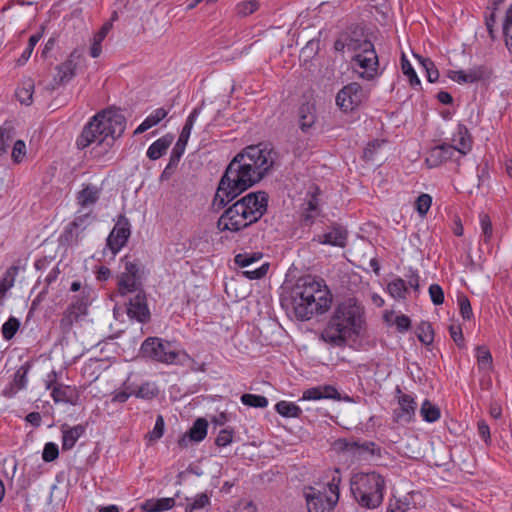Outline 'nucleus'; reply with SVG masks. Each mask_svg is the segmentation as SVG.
Returning <instances> with one entry per match:
<instances>
[{
	"mask_svg": "<svg viewBox=\"0 0 512 512\" xmlns=\"http://www.w3.org/2000/svg\"><path fill=\"white\" fill-rule=\"evenodd\" d=\"M272 149L266 145H251L229 163L220 180L215 201L225 205L260 181L274 164Z\"/></svg>",
	"mask_w": 512,
	"mask_h": 512,
	"instance_id": "obj_1",
	"label": "nucleus"
},
{
	"mask_svg": "<svg viewBox=\"0 0 512 512\" xmlns=\"http://www.w3.org/2000/svg\"><path fill=\"white\" fill-rule=\"evenodd\" d=\"M126 127L125 117L116 111L106 110L96 114L83 128L76 140L79 149L93 145L94 157L104 156Z\"/></svg>",
	"mask_w": 512,
	"mask_h": 512,
	"instance_id": "obj_2",
	"label": "nucleus"
},
{
	"mask_svg": "<svg viewBox=\"0 0 512 512\" xmlns=\"http://www.w3.org/2000/svg\"><path fill=\"white\" fill-rule=\"evenodd\" d=\"M294 312L301 320H309L315 314L326 312L332 303V295L322 279L311 276L300 278L291 291Z\"/></svg>",
	"mask_w": 512,
	"mask_h": 512,
	"instance_id": "obj_3",
	"label": "nucleus"
},
{
	"mask_svg": "<svg viewBox=\"0 0 512 512\" xmlns=\"http://www.w3.org/2000/svg\"><path fill=\"white\" fill-rule=\"evenodd\" d=\"M362 326L363 309L355 299L350 298L336 307L321 337L334 346H343L360 335Z\"/></svg>",
	"mask_w": 512,
	"mask_h": 512,
	"instance_id": "obj_4",
	"label": "nucleus"
},
{
	"mask_svg": "<svg viewBox=\"0 0 512 512\" xmlns=\"http://www.w3.org/2000/svg\"><path fill=\"white\" fill-rule=\"evenodd\" d=\"M268 196L265 192H251L228 207L218 218L220 232L236 233L257 222L266 212Z\"/></svg>",
	"mask_w": 512,
	"mask_h": 512,
	"instance_id": "obj_5",
	"label": "nucleus"
},
{
	"mask_svg": "<svg viewBox=\"0 0 512 512\" xmlns=\"http://www.w3.org/2000/svg\"><path fill=\"white\" fill-rule=\"evenodd\" d=\"M386 489L385 478L377 472H360L351 479V491L357 503L367 509L379 507Z\"/></svg>",
	"mask_w": 512,
	"mask_h": 512,
	"instance_id": "obj_6",
	"label": "nucleus"
},
{
	"mask_svg": "<svg viewBox=\"0 0 512 512\" xmlns=\"http://www.w3.org/2000/svg\"><path fill=\"white\" fill-rule=\"evenodd\" d=\"M353 52L351 66L354 73L365 81H373L383 74L374 44L368 40H357L351 44Z\"/></svg>",
	"mask_w": 512,
	"mask_h": 512,
	"instance_id": "obj_7",
	"label": "nucleus"
},
{
	"mask_svg": "<svg viewBox=\"0 0 512 512\" xmlns=\"http://www.w3.org/2000/svg\"><path fill=\"white\" fill-rule=\"evenodd\" d=\"M143 356L165 364H183L188 354L173 343L158 337H149L141 345Z\"/></svg>",
	"mask_w": 512,
	"mask_h": 512,
	"instance_id": "obj_8",
	"label": "nucleus"
},
{
	"mask_svg": "<svg viewBox=\"0 0 512 512\" xmlns=\"http://www.w3.org/2000/svg\"><path fill=\"white\" fill-rule=\"evenodd\" d=\"M333 478L331 483L321 488L305 487L303 494L306 500L308 512H331L333 507L338 501L339 491L338 485L334 483Z\"/></svg>",
	"mask_w": 512,
	"mask_h": 512,
	"instance_id": "obj_9",
	"label": "nucleus"
},
{
	"mask_svg": "<svg viewBox=\"0 0 512 512\" xmlns=\"http://www.w3.org/2000/svg\"><path fill=\"white\" fill-rule=\"evenodd\" d=\"M262 258V252L245 251L234 256V263L239 268L243 269L242 275L245 278L249 280H259L267 275L270 268V263L267 261H264L258 267L253 268V265L260 262Z\"/></svg>",
	"mask_w": 512,
	"mask_h": 512,
	"instance_id": "obj_10",
	"label": "nucleus"
},
{
	"mask_svg": "<svg viewBox=\"0 0 512 512\" xmlns=\"http://www.w3.org/2000/svg\"><path fill=\"white\" fill-rule=\"evenodd\" d=\"M94 220L95 216L92 215V210H78L74 220L65 227L60 235V242L69 246L78 244L83 239L84 232Z\"/></svg>",
	"mask_w": 512,
	"mask_h": 512,
	"instance_id": "obj_11",
	"label": "nucleus"
},
{
	"mask_svg": "<svg viewBox=\"0 0 512 512\" xmlns=\"http://www.w3.org/2000/svg\"><path fill=\"white\" fill-rule=\"evenodd\" d=\"M366 99L362 86L357 82L345 85L336 95V104L344 112L357 109Z\"/></svg>",
	"mask_w": 512,
	"mask_h": 512,
	"instance_id": "obj_12",
	"label": "nucleus"
},
{
	"mask_svg": "<svg viewBox=\"0 0 512 512\" xmlns=\"http://www.w3.org/2000/svg\"><path fill=\"white\" fill-rule=\"evenodd\" d=\"M397 407L393 410L394 422L406 425L414 421L417 403L412 394L403 393L400 388L396 389Z\"/></svg>",
	"mask_w": 512,
	"mask_h": 512,
	"instance_id": "obj_13",
	"label": "nucleus"
},
{
	"mask_svg": "<svg viewBox=\"0 0 512 512\" xmlns=\"http://www.w3.org/2000/svg\"><path fill=\"white\" fill-rule=\"evenodd\" d=\"M130 234L131 230L128 220L120 218L109 233L106 241V248L111 252L112 257H115L126 245Z\"/></svg>",
	"mask_w": 512,
	"mask_h": 512,
	"instance_id": "obj_14",
	"label": "nucleus"
},
{
	"mask_svg": "<svg viewBox=\"0 0 512 512\" xmlns=\"http://www.w3.org/2000/svg\"><path fill=\"white\" fill-rule=\"evenodd\" d=\"M127 315L130 319L138 322H147L150 318V311L143 291H138L127 303Z\"/></svg>",
	"mask_w": 512,
	"mask_h": 512,
	"instance_id": "obj_15",
	"label": "nucleus"
},
{
	"mask_svg": "<svg viewBox=\"0 0 512 512\" xmlns=\"http://www.w3.org/2000/svg\"><path fill=\"white\" fill-rule=\"evenodd\" d=\"M81 58L82 55L78 50L72 51L66 61L56 67L55 83L60 85L69 82L75 76Z\"/></svg>",
	"mask_w": 512,
	"mask_h": 512,
	"instance_id": "obj_16",
	"label": "nucleus"
},
{
	"mask_svg": "<svg viewBox=\"0 0 512 512\" xmlns=\"http://www.w3.org/2000/svg\"><path fill=\"white\" fill-rule=\"evenodd\" d=\"M488 74L485 66H474L468 70H449L447 76L458 84L475 83L484 79Z\"/></svg>",
	"mask_w": 512,
	"mask_h": 512,
	"instance_id": "obj_17",
	"label": "nucleus"
},
{
	"mask_svg": "<svg viewBox=\"0 0 512 512\" xmlns=\"http://www.w3.org/2000/svg\"><path fill=\"white\" fill-rule=\"evenodd\" d=\"M51 390V397L55 403L76 405L79 395L74 387L56 383L47 386Z\"/></svg>",
	"mask_w": 512,
	"mask_h": 512,
	"instance_id": "obj_18",
	"label": "nucleus"
},
{
	"mask_svg": "<svg viewBox=\"0 0 512 512\" xmlns=\"http://www.w3.org/2000/svg\"><path fill=\"white\" fill-rule=\"evenodd\" d=\"M452 145L461 155H467L472 150L473 139L468 128L458 123L455 131L452 133Z\"/></svg>",
	"mask_w": 512,
	"mask_h": 512,
	"instance_id": "obj_19",
	"label": "nucleus"
},
{
	"mask_svg": "<svg viewBox=\"0 0 512 512\" xmlns=\"http://www.w3.org/2000/svg\"><path fill=\"white\" fill-rule=\"evenodd\" d=\"M339 393L337 389L332 385H320L306 389L301 401H318L322 399H339Z\"/></svg>",
	"mask_w": 512,
	"mask_h": 512,
	"instance_id": "obj_20",
	"label": "nucleus"
},
{
	"mask_svg": "<svg viewBox=\"0 0 512 512\" xmlns=\"http://www.w3.org/2000/svg\"><path fill=\"white\" fill-rule=\"evenodd\" d=\"M313 240L323 245L344 247L346 245L347 232L340 226L332 227L329 231L315 236Z\"/></svg>",
	"mask_w": 512,
	"mask_h": 512,
	"instance_id": "obj_21",
	"label": "nucleus"
},
{
	"mask_svg": "<svg viewBox=\"0 0 512 512\" xmlns=\"http://www.w3.org/2000/svg\"><path fill=\"white\" fill-rule=\"evenodd\" d=\"M208 422L204 418H198L189 429L188 433L179 439L178 444L181 447H187L190 441L200 442L207 435Z\"/></svg>",
	"mask_w": 512,
	"mask_h": 512,
	"instance_id": "obj_22",
	"label": "nucleus"
},
{
	"mask_svg": "<svg viewBox=\"0 0 512 512\" xmlns=\"http://www.w3.org/2000/svg\"><path fill=\"white\" fill-rule=\"evenodd\" d=\"M84 433L85 427L83 425L64 426L62 428V449L65 451L71 450Z\"/></svg>",
	"mask_w": 512,
	"mask_h": 512,
	"instance_id": "obj_23",
	"label": "nucleus"
},
{
	"mask_svg": "<svg viewBox=\"0 0 512 512\" xmlns=\"http://www.w3.org/2000/svg\"><path fill=\"white\" fill-rule=\"evenodd\" d=\"M174 140L173 135L166 134L163 137L154 141L147 149L146 155L151 160H157L161 158L172 144Z\"/></svg>",
	"mask_w": 512,
	"mask_h": 512,
	"instance_id": "obj_24",
	"label": "nucleus"
},
{
	"mask_svg": "<svg viewBox=\"0 0 512 512\" xmlns=\"http://www.w3.org/2000/svg\"><path fill=\"white\" fill-rule=\"evenodd\" d=\"M141 276H130L126 274L120 273L118 277V291L120 295L124 296L128 293H137L138 291H143L140 286Z\"/></svg>",
	"mask_w": 512,
	"mask_h": 512,
	"instance_id": "obj_25",
	"label": "nucleus"
},
{
	"mask_svg": "<svg viewBox=\"0 0 512 512\" xmlns=\"http://www.w3.org/2000/svg\"><path fill=\"white\" fill-rule=\"evenodd\" d=\"M99 194V189L95 186L89 185L83 188L77 197L78 204L81 206L80 210H91V207L98 201Z\"/></svg>",
	"mask_w": 512,
	"mask_h": 512,
	"instance_id": "obj_26",
	"label": "nucleus"
},
{
	"mask_svg": "<svg viewBox=\"0 0 512 512\" xmlns=\"http://www.w3.org/2000/svg\"><path fill=\"white\" fill-rule=\"evenodd\" d=\"M174 505H175V500H174V498H171V497L159 498V499L151 498V499L145 500L141 504V509L144 512H164V511H168L171 508H173Z\"/></svg>",
	"mask_w": 512,
	"mask_h": 512,
	"instance_id": "obj_27",
	"label": "nucleus"
},
{
	"mask_svg": "<svg viewBox=\"0 0 512 512\" xmlns=\"http://www.w3.org/2000/svg\"><path fill=\"white\" fill-rule=\"evenodd\" d=\"M299 124L303 132L308 131L316 121L315 106L311 103H304L299 108Z\"/></svg>",
	"mask_w": 512,
	"mask_h": 512,
	"instance_id": "obj_28",
	"label": "nucleus"
},
{
	"mask_svg": "<svg viewBox=\"0 0 512 512\" xmlns=\"http://www.w3.org/2000/svg\"><path fill=\"white\" fill-rule=\"evenodd\" d=\"M168 115V110L161 107L152 111L135 129L134 134H141L159 124Z\"/></svg>",
	"mask_w": 512,
	"mask_h": 512,
	"instance_id": "obj_29",
	"label": "nucleus"
},
{
	"mask_svg": "<svg viewBox=\"0 0 512 512\" xmlns=\"http://www.w3.org/2000/svg\"><path fill=\"white\" fill-rule=\"evenodd\" d=\"M387 292L395 300H405L408 286L402 278L396 277L387 284Z\"/></svg>",
	"mask_w": 512,
	"mask_h": 512,
	"instance_id": "obj_30",
	"label": "nucleus"
},
{
	"mask_svg": "<svg viewBox=\"0 0 512 512\" xmlns=\"http://www.w3.org/2000/svg\"><path fill=\"white\" fill-rule=\"evenodd\" d=\"M111 23H105L101 29L94 34L92 39V44L90 48V55L93 58H97L100 56L102 52V42L104 41L105 37L107 36L108 32L111 29Z\"/></svg>",
	"mask_w": 512,
	"mask_h": 512,
	"instance_id": "obj_31",
	"label": "nucleus"
},
{
	"mask_svg": "<svg viewBox=\"0 0 512 512\" xmlns=\"http://www.w3.org/2000/svg\"><path fill=\"white\" fill-rule=\"evenodd\" d=\"M275 410L282 417L286 418H299L302 414V409L298 405L285 400L276 403Z\"/></svg>",
	"mask_w": 512,
	"mask_h": 512,
	"instance_id": "obj_32",
	"label": "nucleus"
},
{
	"mask_svg": "<svg viewBox=\"0 0 512 512\" xmlns=\"http://www.w3.org/2000/svg\"><path fill=\"white\" fill-rule=\"evenodd\" d=\"M420 415L425 422L434 423L440 419L441 412L437 405L424 400L420 407Z\"/></svg>",
	"mask_w": 512,
	"mask_h": 512,
	"instance_id": "obj_33",
	"label": "nucleus"
},
{
	"mask_svg": "<svg viewBox=\"0 0 512 512\" xmlns=\"http://www.w3.org/2000/svg\"><path fill=\"white\" fill-rule=\"evenodd\" d=\"M31 367L32 364L29 361H27L16 370L12 383L13 387L16 388V390H22L27 387L28 374L30 372Z\"/></svg>",
	"mask_w": 512,
	"mask_h": 512,
	"instance_id": "obj_34",
	"label": "nucleus"
},
{
	"mask_svg": "<svg viewBox=\"0 0 512 512\" xmlns=\"http://www.w3.org/2000/svg\"><path fill=\"white\" fill-rule=\"evenodd\" d=\"M34 93V82L32 79L24 80L16 91V97L21 104L30 105Z\"/></svg>",
	"mask_w": 512,
	"mask_h": 512,
	"instance_id": "obj_35",
	"label": "nucleus"
},
{
	"mask_svg": "<svg viewBox=\"0 0 512 512\" xmlns=\"http://www.w3.org/2000/svg\"><path fill=\"white\" fill-rule=\"evenodd\" d=\"M199 115H200V109H198V108L193 109L192 112L188 115L185 125L183 126V129L178 138L180 145H182V143L187 144V142L190 138L192 129L194 127V124H195L196 120L198 119Z\"/></svg>",
	"mask_w": 512,
	"mask_h": 512,
	"instance_id": "obj_36",
	"label": "nucleus"
},
{
	"mask_svg": "<svg viewBox=\"0 0 512 512\" xmlns=\"http://www.w3.org/2000/svg\"><path fill=\"white\" fill-rule=\"evenodd\" d=\"M476 358L478 368L484 371H490L493 367L492 355L487 347L478 346L476 348Z\"/></svg>",
	"mask_w": 512,
	"mask_h": 512,
	"instance_id": "obj_37",
	"label": "nucleus"
},
{
	"mask_svg": "<svg viewBox=\"0 0 512 512\" xmlns=\"http://www.w3.org/2000/svg\"><path fill=\"white\" fill-rule=\"evenodd\" d=\"M457 152L456 148L452 144H442L431 151V158H435L439 162L447 161L454 156V153Z\"/></svg>",
	"mask_w": 512,
	"mask_h": 512,
	"instance_id": "obj_38",
	"label": "nucleus"
},
{
	"mask_svg": "<svg viewBox=\"0 0 512 512\" xmlns=\"http://www.w3.org/2000/svg\"><path fill=\"white\" fill-rule=\"evenodd\" d=\"M479 224L481 228V239L485 244L489 245L493 237V227L488 214L480 213Z\"/></svg>",
	"mask_w": 512,
	"mask_h": 512,
	"instance_id": "obj_39",
	"label": "nucleus"
},
{
	"mask_svg": "<svg viewBox=\"0 0 512 512\" xmlns=\"http://www.w3.org/2000/svg\"><path fill=\"white\" fill-rule=\"evenodd\" d=\"M240 400L243 405L253 408H266L269 404L265 396L250 393L243 394Z\"/></svg>",
	"mask_w": 512,
	"mask_h": 512,
	"instance_id": "obj_40",
	"label": "nucleus"
},
{
	"mask_svg": "<svg viewBox=\"0 0 512 512\" xmlns=\"http://www.w3.org/2000/svg\"><path fill=\"white\" fill-rule=\"evenodd\" d=\"M503 35L505 38V45L510 53H512V4L506 11L503 22Z\"/></svg>",
	"mask_w": 512,
	"mask_h": 512,
	"instance_id": "obj_41",
	"label": "nucleus"
},
{
	"mask_svg": "<svg viewBox=\"0 0 512 512\" xmlns=\"http://www.w3.org/2000/svg\"><path fill=\"white\" fill-rule=\"evenodd\" d=\"M210 504V498L207 494L201 493L196 495L191 502L186 505V512H200Z\"/></svg>",
	"mask_w": 512,
	"mask_h": 512,
	"instance_id": "obj_42",
	"label": "nucleus"
},
{
	"mask_svg": "<svg viewBox=\"0 0 512 512\" xmlns=\"http://www.w3.org/2000/svg\"><path fill=\"white\" fill-rule=\"evenodd\" d=\"M19 327L20 321L13 316L9 317L8 320L2 325V337L6 341L11 340L19 330Z\"/></svg>",
	"mask_w": 512,
	"mask_h": 512,
	"instance_id": "obj_43",
	"label": "nucleus"
},
{
	"mask_svg": "<svg viewBox=\"0 0 512 512\" xmlns=\"http://www.w3.org/2000/svg\"><path fill=\"white\" fill-rule=\"evenodd\" d=\"M121 263L124 266V269L121 272L122 274L130 276H141L140 265L137 259L126 255L121 259Z\"/></svg>",
	"mask_w": 512,
	"mask_h": 512,
	"instance_id": "obj_44",
	"label": "nucleus"
},
{
	"mask_svg": "<svg viewBox=\"0 0 512 512\" xmlns=\"http://www.w3.org/2000/svg\"><path fill=\"white\" fill-rule=\"evenodd\" d=\"M41 38H42L41 33H36V34H33L30 36V38L28 40L27 47L24 49L20 58L18 59L19 65H23L24 63H26L29 60L36 44L40 41Z\"/></svg>",
	"mask_w": 512,
	"mask_h": 512,
	"instance_id": "obj_45",
	"label": "nucleus"
},
{
	"mask_svg": "<svg viewBox=\"0 0 512 512\" xmlns=\"http://www.w3.org/2000/svg\"><path fill=\"white\" fill-rule=\"evenodd\" d=\"M418 339L425 345H429L434 340L432 326L428 322H421L418 326Z\"/></svg>",
	"mask_w": 512,
	"mask_h": 512,
	"instance_id": "obj_46",
	"label": "nucleus"
},
{
	"mask_svg": "<svg viewBox=\"0 0 512 512\" xmlns=\"http://www.w3.org/2000/svg\"><path fill=\"white\" fill-rule=\"evenodd\" d=\"M27 155V147L23 140H17L13 144L11 158L15 164H20L24 161Z\"/></svg>",
	"mask_w": 512,
	"mask_h": 512,
	"instance_id": "obj_47",
	"label": "nucleus"
},
{
	"mask_svg": "<svg viewBox=\"0 0 512 512\" xmlns=\"http://www.w3.org/2000/svg\"><path fill=\"white\" fill-rule=\"evenodd\" d=\"M431 204L432 197L429 194L423 193L417 198L415 208L420 217H424L427 214Z\"/></svg>",
	"mask_w": 512,
	"mask_h": 512,
	"instance_id": "obj_48",
	"label": "nucleus"
},
{
	"mask_svg": "<svg viewBox=\"0 0 512 512\" xmlns=\"http://www.w3.org/2000/svg\"><path fill=\"white\" fill-rule=\"evenodd\" d=\"M158 392L159 391H158V389H157L155 384H153V383H144V384H142L138 388V390L135 393V395L138 398L150 400V399L156 397Z\"/></svg>",
	"mask_w": 512,
	"mask_h": 512,
	"instance_id": "obj_49",
	"label": "nucleus"
},
{
	"mask_svg": "<svg viewBox=\"0 0 512 512\" xmlns=\"http://www.w3.org/2000/svg\"><path fill=\"white\" fill-rule=\"evenodd\" d=\"M401 65H402L403 74L408 77L410 85L413 87L420 86L421 81H420L419 77L417 76V74H416L412 64L409 62V60L403 58Z\"/></svg>",
	"mask_w": 512,
	"mask_h": 512,
	"instance_id": "obj_50",
	"label": "nucleus"
},
{
	"mask_svg": "<svg viewBox=\"0 0 512 512\" xmlns=\"http://www.w3.org/2000/svg\"><path fill=\"white\" fill-rule=\"evenodd\" d=\"M258 8L259 3L255 0L243 1L236 6L237 14L242 17H246L253 14L258 10Z\"/></svg>",
	"mask_w": 512,
	"mask_h": 512,
	"instance_id": "obj_51",
	"label": "nucleus"
},
{
	"mask_svg": "<svg viewBox=\"0 0 512 512\" xmlns=\"http://www.w3.org/2000/svg\"><path fill=\"white\" fill-rule=\"evenodd\" d=\"M419 61L423 68L426 70L428 81L431 83L436 82L439 78V72L434 63L428 58H419Z\"/></svg>",
	"mask_w": 512,
	"mask_h": 512,
	"instance_id": "obj_52",
	"label": "nucleus"
},
{
	"mask_svg": "<svg viewBox=\"0 0 512 512\" xmlns=\"http://www.w3.org/2000/svg\"><path fill=\"white\" fill-rule=\"evenodd\" d=\"M59 455V449L57 444L53 442H48L45 444L42 458L45 462H52L54 461Z\"/></svg>",
	"mask_w": 512,
	"mask_h": 512,
	"instance_id": "obj_53",
	"label": "nucleus"
},
{
	"mask_svg": "<svg viewBox=\"0 0 512 512\" xmlns=\"http://www.w3.org/2000/svg\"><path fill=\"white\" fill-rule=\"evenodd\" d=\"M429 295L434 305H441L444 302V292L442 287L438 284L430 285Z\"/></svg>",
	"mask_w": 512,
	"mask_h": 512,
	"instance_id": "obj_54",
	"label": "nucleus"
},
{
	"mask_svg": "<svg viewBox=\"0 0 512 512\" xmlns=\"http://www.w3.org/2000/svg\"><path fill=\"white\" fill-rule=\"evenodd\" d=\"M165 423L162 416H158L153 430L148 434L150 441H157L164 434Z\"/></svg>",
	"mask_w": 512,
	"mask_h": 512,
	"instance_id": "obj_55",
	"label": "nucleus"
},
{
	"mask_svg": "<svg viewBox=\"0 0 512 512\" xmlns=\"http://www.w3.org/2000/svg\"><path fill=\"white\" fill-rule=\"evenodd\" d=\"M459 307H460V313L462 317L466 320H470L473 316L472 307L470 304V301L467 297L463 296L458 299Z\"/></svg>",
	"mask_w": 512,
	"mask_h": 512,
	"instance_id": "obj_56",
	"label": "nucleus"
},
{
	"mask_svg": "<svg viewBox=\"0 0 512 512\" xmlns=\"http://www.w3.org/2000/svg\"><path fill=\"white\" fill-rule=\"evenodd\" d=\"M11 142L10 132L6 128L0 127V156L7 152Z\"/></svg>",
	"mask_w": 512,
	"mask_h": 512,
	"instance_id": "obj_57",
	"label": "nucleus"
},
{
	"mask_svg": "<svg viewBox=\"0 0 512 512\" xmlns=\"http://www.w3.org/2000/svg\"><path fill=\"white\" fill-rule=\"evenodd\" d=\"M449 334L453 341L459 346L462 347L464 345V337L462 333L461 326L458 324H452L449 326Z\"/></svg>",
	"mask_w": 512,
	"mask_h": 512,
	"instance_id": "obj_58",
	"label": "nucleus"
},
{
	"mask_svg": "<svg viewBox=\"0 0 512 512\" xmlns=\"http://www.w3.org/2000/svg\"><path fill=\"white\" fill-rule=\"evenodd\" d=\"M232 439H233L232 431L223 429L219 432V434L215 440V443L219 447H226L232 442Z\"/></svg>",
	"mask_w": 512,
	"mask_h": 512,
	"instance_id": "obj_59",
	"label": "nucleus"
},
{
	"mask_svg": "<svg viewBox=\"0 0 512 512\" xmlns=\"http://www.w3.org/2000/svg\"><path fill=\"white\" fill-rule=\"evenodd\" d=\"M408 508V502L398 499H391L387 507V512H405L408 510Z\"/></svg>",
	"mask_w": 512,
	"mask_h": 512,
	"instance_id": "obj_60",
	"label": "nucleus"
},
{
	"mask_svg": "<svg viewBox=\"0 0 512 512\" xmlns=\"http://www.w3.org/2000/svg\"><path fill=\"white\" fill-rule=\"evenodd\" d=\"M477 430L479 436L484 440L486 444H489L491 441L490 428L488 424L484 420H480L477 423Z\"/></svg>",
	"mask_w": 512,
	"mask_h": 512,
	"instance_id": "obj_61",
	"label": "nucleus"
},
{
	"mask_svg": "<svg viewBox=\"0 0 512 512\" xmlns=\"http://www.w3.org/2000/svg\"><path fill=\"white\" fill-rule=\"evenodd\" d=\"M395 325L399 332H405L409 330L411 326L410 318L404 314L396 316Z\"/></svg>",
	"mask_w": 512,
	"mask_h": 512,
	"instance_id": "obj_62",
	"label": "nucleus"
},
{
	"mask_svg": "<svg viewBox=\"0 0 512 512\" xmlns=\"http://www.w3.org/2000/svg\"><path fill=\"white\" fill-rule=\"evenodd\" d=\"M131 395L132 393L126 390L115 391L112 397V402L124 403L130 398Z\"/></svg>",
	"mask_w": 512,
	"mask_h": 512,
	"instance_id": "obj_63",
	"label": "nucleus"
},
{
	"mask_svg": "<svg viewBox=\"0 0 512 512\" xmlns=\"http://www.w3.org/2000/svg\"><path fill=\"white\" fill-rule=\"evenodd\" d=\"M408 277V285L414 289L415 291H418L419 290V283H420V278H419V275L416 271H413L411 270L410 271V274L407 275Z\"/></svg>",
	"mask_w": 512,
	"mask_h": 512,
	"instance_id": "obj_64",
	"label": "nucleus"
}]
</instances>
